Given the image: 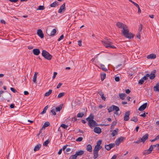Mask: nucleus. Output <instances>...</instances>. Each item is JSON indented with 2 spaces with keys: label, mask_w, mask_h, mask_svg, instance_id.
I'll return each instance as SVG.
<instances>
[{
  "label": "nucleus",
  "mask_w": 159,
  "mask_h": 159,
  "mask_svg": "<svg viewBox=\"0 0 159 159\" xmlns=\"http://www.w3.org/2000/svg\"><path fill=\"white\" fill-rule=\"evenodd\" d=\"M38 73L35 72L33 78V81L34 83H36V79Z\"/></svg>",
  "instance_id": "cd10ccee"
},
{
  "label": "nucleus",
  "mask_w": 159,
  "mask_h": 159,
  "mask_svg": "<svg viewBox=\"0 0 159 159\" xmlns=\"http://www.w3.org/2000/svg\"><path fill=\"white\" fill-rule=\"evenodd\" d=\"M102 141L101 140H99L97 142V145L95 146L99 147H102V146H100V145L102 143Z\"/></svg>",
  "instance_id": "c03bdc74"
},
{
  "label": "nucleus",
  "mask_w": 159,
  "mask_h": 159,
  "mask_svg": "<svg viewBox=\"0 0 159 159\" xmlns=\"http://www.w3.org/2000/svg\"><path fill=\"white\" fill-rule=\"evenodd\" d=\"M37 35L41 38H43L44 37V34L42 31L41 29H39L37 31Z\"/></svg>",
  "instance_id": "9d476101"
},
{
  "label": "nucleus",
  "mask_w": 159,
  "mask_h": 159,
  "mask_svg": "<svg viewBox=\"0 0 159 159\" xmlns=\"http://www.w3.org/2000/svg\"><path fill=\"white\" fill-rule=\"evenodd\" d=\"M82 41L81 40H78V44L79 46H81L82 45L81 44Z\"/></svg>",
  "instance_id": "680f3d73"
},
{
  "label": "nucleus",
  "mask_w": 159,
  "mask_h": 159,
  "mask_svg": "<svg viewBox=\"0 0 159 159\" xmlns=\"http://www.w3.org/2000/svg\"><path fill=\"white\" fill-rule=\"evenodd\" d=\"M50 123L49 122H45L43 126V128H45L46 127L50 125Z\"/></svg>",
  "instance_id": "2f4dec72"
},
{
  "label": "nucleus",
  "mask_w": 159,
  "mask_h": 159,
  "mask_svg": "<svg viewBox=\"0 0 159 159\" xmlns=\"http://www.w3.org/2000/svg\"><path fill=\"white\" fill-rule=\"evenodd\" d=\"M115 80L116 81L118 82L120 81V78L118 76H116L115 78Z\"/></svg>",
  "instance_id": "13d9d810"
},
{
  "label": "nucleus",
  "mask_w": 159,
  "mask_h": 159,
  "mask_svg": "<svg viewBox=\"0 0 159 159\" xmlns=\"http://www.w3.org/2000/svg\"><path fill=\"white\" fill-rule=\"evenodd\" d=\"M83 139V138L79 137L76 139V141L77 142H81L82 140Z\"/></svg>",
  "instance_id": "3c124183"
},
{
  "label": "nucleus",
  "mask_w": 159,
  "mask_h": 159,
  "mask_svg": "<svg viewBox=\"0 0 159 159\" xmlns=\"http://www.w3.org/2000/svg\"><path fill=\"white\" fill-rule=\"evenodd\" d=\"M130 114V111H129L126 112L124 116V119L125 121H128L129 119V115Z\"/></svg>",
  "instance_id": "1a4fd4ad"
},
{
  "label": "nucleus",
  "mask_w": 159,
  "mask_h": 159,
  "mask_svg": "<svg viewBox=\"0 0 159 159\" xmlns=\"http://www.w3.org/2000/svg\"><path fill=\"white\" fill-rule=\"evenodd\" d=\"M131 121H133L135 122H136L138 121V119L137 116H135L133 117L130 120Z\"/></svg>",
  "instance_id": "72a5a7b5"
},
{
  "label": "nucleus",
  "mask_w": 159,
  "mask_h": 159,
  "mask_svg": "<svg viewBox=\"0 0 159 159\" xmlns=\"http://www.w3.org/2000/svg\"><path fill=\"white\" fill-rule=\"evenodd\" d=\"M116 25L118 28L122 29L121 30V33L122 32V31L124 30H126L128 28L127 26L125 24H124L120 22H117Z\"/></svg>",
  "instance_id": "20e7f679"
},
{
  "label": "nucleus",
  "mask_w": 159,
  "mask_h": 159,
  "mask_svg": "<svg viewBox=\"0 0 159 159\" xmlns=\"http://www.w3.org/2000/svg\"><path fill=\"white\" fill-rule=\"evenodd\" d=\"M59 5V3L57 1H55V2L52 3L50 5V6L51 7H55Z\"/></svg>",
  "instance_id": "4be33fe9"
},
{
  "label": "nucleus",
  "mask_w": 159,
  "mask_h": 159,
  "mask_svg": "<svg viewBox=\"0 0 159 159\" xmlns=\"http://www.w3.org/2000/svg\"><path fill=\"white\" fill-rule=\"evenodd\" d=\"M42 54V56L48 60H50L52 58V56L45 50H43Z\"/></svg>",
  "instance_id": "7ed1b4c3"
},
{
  "label": "nucleus",
  "mask_w": 159,
  "mask_h": 159,
  "mask_svg": "<svg viewBox=\"0 0 159 159\" xmlns=\"http://www.w3.org/2000/svg\"><path fill=\"white\" fill-rule=\"evenodd\" d=\"M112 109L113 110L115 111V114L116 115H118V111H119V108L116 106L112 105Z\"/></svg>",
  "instance_id": "dca6fc26"
},
{
  "label": "nucleus",
  "mask_w": 159,
  "mask_h": 159,
  "mask_svg": "<svg viewBox=\"0 0 159 159\" xmlns=\"http://www.w3.org/2000/svg\"><path fill=\"white\" fill-rule=\"evenodd\" d=\"M101 80L103 81L106 78V74L105 73L103 72L101 74Z\"/></svg>",
  "instance_id": "c756f323"
},
{
  "label": "nucleus",
  "mask_w": 159,
  "mask_h": 159,
  "mask_svg": "<svg viewBox=\"0 0 159 159\" xmlns=\"http://www.w3.org/2000/svg\"><path fill=\"white\" fill-rule=\"evenodd\" d=\"M122 33L125 37L129 39L132 38L134 36L133 34L129 32L128 28L126 30H124Z\"/></svg>",
  "instance_id": "f257e3e1"
},
{
  "label": "nucleus",
  "mask_w": 159,
  "mask_h": 159,
  "mask_svg": "<svg viewBox=\"0 0 159 159\" xmlns=\"http://www.w3.org/2000/svg\"><path fill=\"white\" fill-rule=\"evenodd\" d=\"M52 92V90L50 89L49 90L48 92L46 93L45 94V96L46 97L49 96L51 93Z\"/></svg>",
  "instance_id": "c9c22d12"
},
{
  "label": "nucleus",
  "mask_w": 159,
  "mask_h": 159,
  "mask_svg": "<svg viewBox=\"0 0 159 159\" xmlns=\"http://www.w3.org/2000/svg\"><path fill=\"white\" fill-rule=\"evenodd\" d=\"M144 81L142 79H141L139 82V84H142L143 83Z\"/></svg>",
  "instance_id": "5fc2aeb1"
},
{
  "label": "nucleus",
  "mask_w": 159,
  "mask_h": 159,
  "mask_svg": "<svg viewBox=\"0 0 159 159\" xmlns=\"http://www.w3.org/2000/svg\"><path fill=\"white\" fill-rule=\"evenodd\" d=\"M62 106L63 104H61L59 107H57L56 108V111L57 112L60 111H61V110L62 109Z\"/></svg>",
  "instance_id": "c85d7f7f"
},
{
  "label": "nucleus",
  "mask_w": 159,
  "mask_h": 159,
  "mask_svg": "<svg viewBox=\"0 0 159 159\" xmlns=\"http://www.w3.org/2000/svg\"><path fill=\"white\" fill-rule=\"evenodd\" d=\"M84 113L81 112L78 113L77 115V116L78 117L81 118L84 116Z\"/></svg>",
  "instance_id": "ea45409f"
},
{
  "label": "nucleus",
  "mask_w": 159,
  "mask_h": 159,
  "mask_svg": "<svg viewBox=\"0 0 159 159\" xmlns=\"http://www.w3.org/2000/svg\"><path fill=\"white\" fill-rule=\"evenodd\" d=\"M68 127V125H66L64 124H62L60 126V127H61L64 129H66Z\"/></svg>",
  "instance_id": "09e8293b"
},
{
  "label": "nucleus",
  "mask_w": 159,
  "mask_h": 159,
  "mask_svg": "<svg viewBox=\"0 0 159 159\" xmlns=\"http://www.w3.org/2000/svg\"><path fill=\"white\" fill-rule=\"evenodd\" d=\"M148 137V134H146L144 135H143L142 138L141 139V140L142 141V142L144 143L145 141L147 140Z\"/></svg>",
  "instance_id": "2eb2a0df"
},
{
  "label": "nucleus",
  "mask_w": 159,
  "mask_h": 159,
  "mask_svg": "<svg viewBox=\"0 0 159 159\" xmlns=\"http://www.w3.org/2000/svg\"><path fill=\"white\" fill-rule=\"evenodd\" d=\"M149 74H147L145 76L143 77L141 79H142L144 81V80H147L148 79V78L149 77Z\"/></svg>",
  "instance_id": "e433bc0d"
},
{
  "label": "nucleus",
  "mask_w": 159,
  "mask_h": 159,
  "mask_svg": "<svg viewBox=\"0 0 159 159\" xmlns=\"http://www.w3.org/2000/svg\"><path fill=\"white\" fill-rule=\"evenodd\" d=\"M150 153H151L150 152H149V151L148 150V149L145 150L143 152V154L144 155H148Z\"/></svg>",
  "instance_id": "a19ab883"
},
{
  "label": "nucleus",
  "mask_w": 159,
  "mask_h": 159,
  "mask_svg": "<svg viewBox=\"0 0 159 159\" xmlns=\"http://www.w3.org/2000/svg\"><path fill=\"white\" fill-rule=\"evenodd\" d=\"M115 146V144L114 143H110L108 145H105V148L108 151L110 150L111 148L114 147Z\"/></svg>",
  "instance_id": "0eeeda50"
},
{
  "label": "nucleus",
  "mask_w": 159,
  "mask_h": 159,
  "mask_svg": "<svg viewBox=\"0 0 159 159\" xmlns=\"http://www.w3.org/2000/svg\"><path fill=\"white\" fill-rule=\"evenodd\" d=\"M117 156L116 155H114L112 157V158L111 159H116V158Z\"/></svg>",
  "instance_id": "774afa93"
},
{
  "label": "nucleus",
  "mask_w": 159,
  "mask_h": 159,
  "mask_svg": "<svg viewBox=\"0 0 159 159\" xmlns=\"http://www.w3.org/2000/svg\"><path fill=\"white\" fill-rule=\"evenodd\" d=\"M48 30H46V32L50 36H53L55 35V34H56V30L55 29H53L51 31V32L49 33H48Z\"/></svg>",
  "instance_id": "ddd939ff"
},
{
  "label": "nucleus",
  "mask_w": 159,
  "mask_h": 159,
  "mask_svg": "<svg viewBox=\"0 0 159 159\" xmlns=\"http://www.w3.org/2000/svg\"><path fill=\"white\" fill-rule=\"evenodd\" d=\"M65 4L66 3H64L60 7V8L58 11V13H61L62 12H64L66 10Z\"/></svg>",
  "instance_id": "423d86ee"
},
{
  "label": "nucleus",
  "mask_w": 159,
  "mask_h": 159,
  "mask_svg": "<svg viewBox=\"0 0 159 159\" xmlns=\"http://www.w3.org/2000/svg\"><path fill=\"white\" fill-rule=\"evenodd\" d=\"M99 95L101 96V98L102 100L104 101H105L106 100V98L104 96V93L103 92H101L100 93H99Z\"/></svg>",
  "instance_id": "473e14b6"
},
{
  "label": "nucleus",
  "mask_w": 159,
  "mask_h": 159,
  "mask_svg": "<svg viewBox=\"0 0 159 159\" xmlns=\"http://www.w3.org/2000/svg\"><path fill=\"white\" fill-rule=\"evenodd\" d=\"M154 90L155 91L159 92V83L156 84V85L154 87Z\"/></svg>",
  "instance_id": "412c9836"
},
{
  "label": "nucleus",
  "mask_w": 159,
  "mask_h": 159,
  "mask_svg": "<svg viewBox=\"0 0 159 159\" xmlns=\"http://www.w3.org/2000/svg\"><path fill=\"white\" fill-rule=\"evenodd\" d=\"M64 37V36L63 35H62L58 39V41H60L61 40V39H63Z\"/></svg>",
  "instance_id": "bf43d9fd"
},
{
  "label": "nucleus",
  "mask_w": 159,
  "mask_h": 159,
  "mask_svg": "<svg viewBox=\"0 0 159 159\" xmlns=\"http://www.w3.org/2000/svg\"><path fill=\"white\" fill-rule=\"evenodd\" d=\"M94 116L92 114H91L89 116L86 118V120L88 122V123H90V121L93 120Z\"/></svg>",
  "instance_id": "f8f14e48"
},
{
  "label": "nucleus",
  "mask_w": 159,
  "mask_h": 159,
  "mask_svg": "<svg viewBox=\"0 0 159 159\" xmlns=\"http://www.w3.org/2000/svg\"><path fill=\"white\" fill-rule=\"evenodd\" d=\"M28 48L30 50H31L33 48V46L31 45L29 46H28Z\"/></svg>",
  "instance_id": "69168bd1"
},
{
  "label": "nucleus",
  "mask_w": 159,
  "mask_h": 159,
  "mask_svg": "<svg viewBox=\"0 0 159 159\" xmlns=\"http://www.w3.org/2000/svg\"><path fill=\"white\" fill-rule=\"evenodd\" d=\"M107 110L109 113H110L113 111V110L112 109V105L109 107H107Z\"/></svg>",
  "instance_id": "79ce46f5"
},
{
  "label": "nucleus",
  "mask_w": 159,
  "mask_h": 159,
  "mask_svg": "<svg viewBox=\"0 0 159 159\" xmlns=\"http://www.w3.org/2000/svg\"><path fill=\"white\" fill-rule=\"evenodd\" d=\"M51 112L52 113V114L54 115H56V113L55 111V110L54 109H52L51 110Z\"/></svg>",
  "instance_id": "603ef678"
},
{
  "label": "nucleus",
  "mask_w": 159,
  "mask_h": 159,
  "mask_svg": "<svg viewBox=\"0 0 159 159\" xmlns=\"http://www.w3.org/2000/svg\"><path fill=\"white\" fill-rule=\"evenodd\" d=\"M48 105L46 106L43 109V111L41 112L40 113V114L41 115L43 114H45L46 111L48 109Z\"/></svg>",
  "instance_id": "bb28decb"
},
{
  "label": "nucleus",
  "mask_w": 159,
  "mask_h": 159,
  "mask_svg": "<svg viewBox=\"0 0 159 159\" xmlns=\"http://www.w3.org/2000/svg\"><path fill=\"white\" fill-rule=\"evenodd\" d=\"M156 57V55L154 54H150L147 56V58L148 59H154Z\"/></svg>",
  "instance_id": "a211bd4d"
},
{
  "label": "nucleus",
  "mask_w": 159,
  "mask_h": 159,
  "mask_svg": "<svg viewBox=\"0 0 159 159\" xmlns=\"http://www.w3.org/2000/svg\"><path fill=\"white\" fill-rule=\"evenodd\" d=\"M102 147H99L95 146L93 151L98 152V151L102 148Z\"/></svg>",
  "instance_id": "7c9ffc66"
},
{
  "label": "nucleus",
  "mask_w": 159,
  "mask_h": 159,
  "mask_svg": "<svg viewBox=\"0 0 159 159\" xmlns=\"http://www.w3.org/2000/svg\"><path fill=\"white\" fill-rule=\"evenodd\" d=\"M88 125L91 128L94 127L95 126H98L99 125L96 121L94 120L90 121V123H88Z\"/></svg>",
  "instance_id": "39448f33"
},
{
  "label": "nucleus",
  "mask_w": 159,
  "mask_h": 159,
  "mask_svg": "<svg viewBox=\"0 0 159 159\" xmlns=\"http://www.w3.org/2000/svg\"><path fill=\"white\" fill-rule=\"evenodd\" d=\"M93 131L95 133L98 134H99L102 132V129L99 127H96L94 128Z\"/></svg>",
  "instance_id": "4468645a"
},
{
  "label": "nucleus",
  "mask_w": 159,
  "mask_h": 159,
  "mask_svg": "<svg viewBox=\"0 0 159 159\" xmlns=\"http://www.w3.org/2000/svg\"><path fill=\"white\" fill-rule=\"evenodd\" d=\"M120 139H118V138L115 141V144L117 146H118L120 143Z\"/></svg>",
  "instance_id": "49530a36"
},
{
  "label": "nucleus",
  "mask_w": 159,
  "mask_h": 159,
  "mask_svg": "<svg viewBox=\"0 0 159 159\" xmlns=\"http://www.w3.org/2000/svg\"><path fill=\"white\" fill-rule=\"evenodd\" d=\"M41 147V144L39 143L37 145L34 147V151H36L39 150Z\"/></svg>",
  "instance_id": "5701e85b"
},
{
  "label": "nucleus",
  "mask_w": 159,
  "mask_h": 159,
  "mask_svg": "<svg viewBox=\"0 0 159 159\" xmlns=\"http://www.w3.org/2000/svg\"><path fill=\"white\" fill-rule=\"evenodd\" d=\"M130 92V91L129 89H127L125 90V92L127 94L129 93Z\"/></svg>",
  "instance_id": "e2e57ef3"
},
{
  "label": "nucleus",
  "mask_w": 159,
  "mask_h": 159,
  "mask_svg": "<svg viewBox=\"0 0 159 159\" xmlns=\"http://www.w3.org/2000/svg\"><path fill=\"white\" fill-rule=\"evenodd\" d=\"M118 139H120V142L123 141L125 139V138L123 137H120L118 138Z\"/></svg>",
  "instance_id": "8fccbe9b"
},
{
  "label": "nucleus",
  "mask_w": 159,
  "mask_h": 159,
  "mask_svg": "<svg viewBox=\"0 0 159 159\" xmlns=\"http://www.w3.org/2000/svg\"><path fill=\"white\" fill-rule=\"evenodd\" d=\"M77 157L75 154L71 155L69 158V159H76Z\"/></svg>",
  "instance_id": "37998d69"
},
{
  "label": "nucleus",
  "mask_w": 159,
  "mask_h": 159,
  "mask_svg": "<svg viewBox=\"0 0 159 159\" xmlns=\"http://www.w3.org/2000/svg\"><path fill=\"white\" fill-rule=\"evenodd\" d=\"M10 107L11 108H13L15 107L14 104L13 103L11 104L10 106Z\"/></svg>",
  "instance_id": "0e129e2a"
},
{
  "label": "nucleus",
  "mask_w": 159,
  "mask_h": 159,
  "mask_svg": "<svg viewBox=\"0 0 159 159\" xmlns=\"http://www.w3.org/2000/svg\"><path fill=\"white\" fill-rule=\"evenodd\" d=\"M117 122L116 121H114L112 122V124L111 125V129L114 128L115 126L116 125Z\"/></svg>",
  "instance_id": "a18cd8bd"
},
{
  "label": "nucleus",
  "mask_w": 159,
  "mask_h": 159,
  "mask_svg": "<svg viewBox=\"0 0 159 159\" xmlns=\"http://www.w3.org/2000/svg\"><path fill=\"white\" fill-rule=\"evenodd\" d=\"M86 150L88 151L91 152H92V146L90 144H88L87 146Z\"/></svg>",
  "instance_id": "b1692460"
},
{
  "label": "nucleus",
  "mask_w": 159,
  "mask_h": 159,
  "mask_svg": "<svg viewBox=\"0 0 159 159\" xmlns=\"http://www.w3.org/2000/svg\"><path fill=\"white\" fill-rule=\"evenodd\" d=\"M57 72H54V75L53 76V77H52V79H54L55 78V77H56V75H57Z\"/></svg>",
  "instance_id": "338daca9"
},
{
  "label": "nucleus",
  "mask_w": 159,
  "mask_h": 159,
  "mask_svg": "<svg viewBox=\"0 0 159 159\" xmlns=\"http://www.w3.org/2000/svg\"><path fill=\"white\" fill-rule=\"evenodd\" d=\"M93 159H96L98 157V152L93 151Z\"/></svg>",
  "instance_id": "f704fd0d"
},
{
  "label": "nucleus",
  "mask_w": 159,
  "mask_h": 159,
  "mask_svg": "<svg viewBox=\"0 0 159 159\" xmlns=\"http://www.w3.org/2000/svg\"><path fill=\"white\" fill-rule=\"evenodd\" d=\"M141 142H142V141L141 140V139L140 138L138 140L136 141L135 143H136L139 144Z\"/></svg>",
  "instance_id": "864d4df0"
},
{
  "label": "nucleus",
  "mask_w": 159,
  "mask_h": 159,
  "mask_svg": "<svg viewBox=\"0 0 159 159\" xmlns=\"http://www.w3.org/2000/svg\"><path fill=\"white\" fill-rule=\"evenodd\" d=\"M45 8L43 6H39L38 8L37 9V10H43Z\"/></svg>",
  "instance_id": "de8ad7c7"
},
{
  "label": "nucleus",
  "mask_w": 159,
  "mask_h": 159,
  "mask_svg": "<svg viewBox=\"0 0 159 159\" xmlns=\"http://www.w3.org/2000/svg\"><path fill=\"white\" fill-rule=\"evenodd\" d=\"M153 149V148L152 147V145H151L150 147L148 149V150L149 151V152H150V153L152 151Z\"/></svg>",
  "instance_id": "4d7b16f0"
},
{
  "label": "nucleus",
  "mask_w": 159,
  "mask_h": 159,
  "mask_svg": "<svg viewBox=\"0 0 159 159\" xmlns=\"http://www.w3.org/2000/svg\"><path fill=\"white\" fill-rule=\"evenodd\" d=\"M10 89L12 92H13L14 93H15L17 92L16 90L13 88H11Z\"/></svg>",
  "instance_id": "6e6d98bb"
},
{
  "label": "nucleus",
  "mask_w": 159,
  "mask_h": 159,
  "mask_svg": "<svg viewBox=\"0 0 159 159\" xmlns=\"http://www.w3.org/2000/svg\"><path fill=\"white\" fill-rule=\"evenodd\" d=\"M119 95L120 99L122 100L124 99L125 97L127 96L126 94L125 93H120Z\"/></svg>",
  "instance_id": "393cba45"
},
{
  "label": "nucleus",
  "mask_w": 159,
  "mask_h": 159,
  "mask_svg": "<svg viewBox=\"0 0 159 159\" xmlns=\"http://www.w3.org/2000/svg\"><path fill=\"white\" fill-rule=\"evenodd\" d=\"M65 94V93L64 92H61L57 96V98H59L63 96Z\"/></svg>",
  "instance_id": "58836bf2"
},
{
  "label": "nucleus",
  "mask_w": 159,
  "mask_h": 159,
  "mask_svg": "<svg viewBox=\"0 0 159 159\" xmlns=\"http://www.w3.org/2000/svg\"><path fill=\"white\" fill-rule=\"evenodd\" d=\"M156 72V70L155 69L153 70L151 72L150 74H149V77L150 79L153 80L155 77V73Z\"/></svg>",
  "instance_id": "6e6552de"
},
{
  "label": "nucleus",
  "mask_w": 159,
  "mask_h": 159,
  "mask_svg": "<svg viewBox=\"0 0 159 159\" xmlns=\"http://www.w3.org/2000/svg\"><path fill=\"white\" fill-rule=\"evenodd\" d=\"M84 151L83 150H81L79 151H76L75 153L76 156L77 157L79 156H81L84 154Z\"/></svg>",
  "instance_id": "aec40b11"
},
{
  "label": "nucleus",
  "mask_w": 159,
  "mask_h": 159,
  "mask_svg": "<svg viewBox=\"0 0 159 159\" xmlns=\"http://www.w3.org/2000/svg\"><path fill=\"white\" fill-rule=\"evenodd\" d=\"M62 83H59V84L57 85V89H59L62 85Z\"/></svg>",
  "instance_id": "052dcab7"
},
{
  "label": "nucleus",
  "mask_w": 159,
  "mask_h": 159,
  "mask_svg": "<svg viewBox=\"0 0 159 159\" xmlns=\"http://www.w3.org/2000/svg\"><path fill=\"white\" fill-rule=\"evenodd\" d=\"M100 66L101 67V68L102 70L105 71H106L108 70V67L107 68L105 67V66L104 65L101 64H100Z\"/></svg>",
  "instance_id": "a878e982"
},
{
  "label": "nucleus",
  "mask_w": 159,
  "mask_h": 159,
  "mask_svg": "<svg viewBox=\"0 0 159 159\" xmlns=\"http://www.w3.org/2000/svg\"><path fill=\"white\" fill-rule=\"evenodd\" d=\"M119 131V129L118 128H116L115 130H113L111 134V135L112 137L115 136L116 135Z\"/></svg>",
  "instance_id": "6ab92c4d"
},
{
  "label": "nucleus",
  "mask_w": 159,
  "mask_h": 159,
  "mask_svg": "<svg viewBox=\"0 0 159 159\" xmlns=\"http://www.w3.org/2000/svg\"><path fill=\"white\" fill-rule=\"evenodd\" d=\"M147 105V102L144 103L143 105L140 106V107L139 108V110L140 111H143L146 108Z\"/></svg>",
  "instance_id": "9b49d317"
},
{
  "label": "nucleus",
  "mask_w": 159,
  "mask_h": 159,
  "mask_svg": "<svg viewBox=\"0 0 159 159\" xmlns=\"http://www.w3.org/2000/svg\"><path fill=\"white\" fill-rule=\"evenodd\" d=\"M102 42L106 48H116L115 46L112 45V43L109 40H107L105 41H102Z\"/></svg>",
  "instance_id": "f03ea898"
},
{
  "label": "nucleus",
  "mask_w": 159,
  "mask_h": 159,
  "mask_svg": "<svg viewBox=\"0 0 159 159\" xmlns=\"http://www.w3.org/2000/svg\"><path fill=\"white\" fill-rule=\"evenodd\" d=\"M50 143V141L48 139L45 141L44 143L43 144V145L44 146H47L48 144Z\"/></svg>",
  "instance_id": "4c0bfd02"
},
{
  "label": "nucleus",
  "mask_w": 159,
  "mask_h": 159,
  "mask_svg": "<svg viewBox=\"0 0 159 159\" xmlns=\"http://www.w3.org/2000/svg\"><path fill=\"white\" fill-rule=\"evenodd\" d=\"M34 54L35 55H38L40 53V51L39 49H34L33 50Z\"/></svg>",
  "instance_id": "f3484780"
}]
</instances>
